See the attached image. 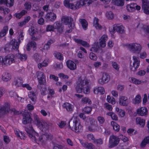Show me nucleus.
Here are the masks:
<instances>
[{
    "label": "nucleus",
    "instance_id": "obj_35",
    "mask_svg": "<svg viewBox=\"0 0 149 149\" xmlns=\"http://www.w3.org/2000/svg\"><path fill=\"white\" fill-rule=\"evenodd\" d=\"M53 26H54V29L58 30V31L60 33H61L63 32V31L62 28H61V30H59L60 29L61 26V24H60L59 22L57 21L54 24Z\"/></svg>",
    "mask_w": 149,
    "mask_h": 149
},
{
    "label": "nucleus",
    "instance_id": "obj_39",
    "mask_svg": "<svg viewBox=\"0 0 149 149\" xmlns=\"http://www.w3.org/2000/svg\"><path fill=\"white\" fill-rule=\"evenodd\" d=\"M55 41V40L54 39H51L49 40L47 43L44 45V48L47 50L48 49L50 48L51 44L54 42Z\"/></svg>",
    "mask_w": 149,
    "mask_h": 149
},
{
    "label": "nucleus",
    "instance_id": "obj_44",
    "mask_svg": "<svg viewBox=\"0 0 149 149\" xmlns=\"http://www.w3.org/2000/svg\"><path fill=\"white\" fill-rule=\"evenodd\" d=\"M33 58L36 62H40L41 58L40 55L36 53L34 54Z\"/></svg>",
    "mask_w": 149,
    "mask_h": 149
},
{
    "label": "nucleus",
    "instance_id": "obj_29",
    "mask_svg": "<svg viewBox=\"0 0 149 149\" xmlns=\"http://www.w3.org/2000/svg\"><path fill=\"white\" fill-rule=\"evenodd\" d=\"M82 146L86 149H94L95 146L91 143L83 142L81 143Z\"/></svg>",
    "mask_w": 149,
    "mask_h": 149
},
{
    "label": "nucleus",
    "instance_id": "obj_62",
    "mask_svg": "<svg viewBox=\"0 0 149 149\" xmlns=\"http://www.w3.org/2000/svg\"><path fill=\"white\" fill-rule=\"evenodd\" d=\"M112 66L113 68L117 70H118L119 67L118 64L115 62H113L112 63Z\"/></svg>",
    "mask_w": 149,
    "mask_h": 149
},
{
    "label": "nucleus",
    "instance_id": "obj_12",
    "mask_svg": "<svg viewBox=\"0 0 149 149\" xmlns=\"http://www.w3.org/2000/svg\"><path fill=\"white\" fill-rule=\"evenodd\" d=\"M56 18V14L51 12L47 13L44 17L45 21L47 22H53L55 20Z\"/></svg>",
    "mask_w": 149,
    "mask_h": 149
},
{
    "label": "nucleus",
    "instance_id": "obj_38",
    "mask_svg": "<svg viewBox=\"0 0 149 149\" xmlns=\"http://www.w3.org/2000/svg\"><path fill=\"white\" fill-rule=\"evenodd\" d=\"M124 0H112L114 4L118 6H123L124 5Z\"/></svg>",
    "mask_w": 149,
    "mask_h": 149
},
{
    "label": "nucleus",
    "instance_id": "obj_55",
    "mask_svg": "<svg viewBox=\"0 0 149 149\" xmlns=\"http://www.w3.org/2000/svg\"><path fill=\"white\" fill-rule=\"evenodd\" d=\"M87 139L89 141L92 140L93 141L95 139V137L94 135L92 134H89L87 136Z\"/></svg>",
    "mask_w": 149,
    "mask_h": 149
},
{
    "label": "nucleus",
    "instance_id": "obj_14",
    "mask_svg": "<svg viewBox=\"0 0 149 149\" xmlns=\"http://www.w3.org/2000/svg\"><path fill=\"white\" fill-rule=\"evenodd\" d=\"M23 81L21 77L15 78L12 81L11 84L12 86H15L16 88L22 86Z\"/></svg>",
    "mask_w": 149,
    "mask_h": 149
},
{
    "label": "nucleus",
    "instance_id": "obj_47",
    "mask_svg": "<svg viewBox=\"0 0 149 149\" xmlns=\"http://www.w3.org/2000/svg\"><path fill=\"white\" fill-rule=\"evenodd\" d=\"M25 9L27 10H29L31 8V3L27 2L25 3L24 4Z\"/></svg>",
    "mask_w": 149,
    "mask_h": 149
},
{
    "label": "nucleus",
    "instance_id": "obj_48",
    "mask_svg": "<svg viewBox=\"0 0 149 149\" xmlns=\"http://www.w3.org/2000/svg\"><path fill=\"white\" fill-rule=\"evenodd\" d=\"M127 133L130 136L135 135L137 133V131H135L133 128H129L127 130Z\"/></svg>",
    "mask_w": 149,
    "mask_h": 149
},
{
    "label": "nucleus",
    "instance_id": "obj_3",
    "mask_svg": "<svg viewBox=\"0 0 149 149\" xmlns=\"http://www.w3.org/2000/svg\"><path fill=\"white\" fill-rule=\"evenodd\" d=\"M16 59V54H10L6 56L4 58L0 56V64L2 65L7 66L14 63Z\"/></svg>",
    "mask_w": 149,
    "mask_h": 149
},
{
    "label": "nucleus",
    "instance_id": "obj_63",
    "mask_svg": "<svg viewBox=\"0 0 149 149\" xmlns=\"http://www.w3.org/2000/svg\"><path fill=\"white\" fill-rule=\"evenodd\" d=\"M49 78L50 79H53L56 81H57L58 80V77L54 74H51L49 75Z\"/></svg>",
    "mask_w": 149,
    "mask_h": 149
},
{
    "label": "nucleus",
    "instance_id": "obj_53",
    "mask_svg": "<svg viewBox=\"0 0 149 149\" xmlns=\"http://www.w3.org/2000/svg\"><path fill=\"white\" fill-rule=\"evenodd\" d=\"M97 119L99 123L100 124H103L105 121L104 118L102 116H98L97 117Z\"/></svg>",
    "mask_w": 149,
    "mask_h": 149
},
{
    "label": "nucleus",
    "instance_id": "obj_51",
    "mask_svg": "<svg viewBox=\"0 0 149 149\" xmlns=\"http://www.w3.org/2000/svg\"><path fill=\"white\" fill-rule=\"evenodd\" d=\"M130 81L132 82L135 84H139L141 83V81H139L138 79L133 77H132L131 78V80Z\"/></svg>",
    "mask_w": 149,
    "mask_h": 149
},
{
    "label": "nucleus",
    "instance_id": "obj_17",
    "mask_svg": "<svg viewBox=\"0 0 149 149\" xmlns=\"http://www.w3.org/2000/svg\"><path fill=\"white\" fill-rule=\"evenodd\" d=\"M32 121L29 113L28 112H25L23 115L22 123L24 124H26L28 123H31Z\"/></svg>",
    "mask_w": 149,
    "mask_h": 149
},
{
    "label": "nucleus",
    "instance_id": "obj_37",
    "mask_svg": "<svg viewBox=\"0 0 149 149\" xmlns=\"http://www.w3.org/2000/svg\"><path fill=\"white\" fill-rule=\"evenodd\" d=\"M20 59L22 61L26 60L27 58L26 54H16V58Z\"/></svg>",
    "mask_w": 149,
    "mask_h": 149
},
{
    "label": "nucleus",
    "instance_id": "obj_27",
    "mask_svg": "<svg viewBox=\"0 0 149 149\" xmlns=\"http://www.w3.org/2000/svg\"><path fill=\"white\" fill-rule=\"evenodd\" d=\"M93 26L97 29L100 30L102 26L99 23V19L96 17L94 18L93 22Z\"/></svg>",
    "mask_w": 149,
    "mask_h": 149
},
{
    "label": "nucleus",
    "instance_id": "obj_41",
    "mask_svg": "<svg viewBox=\"0 0 149 149\" xmlns=\"http://www.w3.org/2000/svg\"><path fill=\"white\" fill-rule=\"evenodd\" d=\"M107 102L112 104H114L116 103L115 99L113 97H111L110 95H108L107 98Z\"/></svg>",
    "mask_w": 149,
    "mask_h": 149
},
{
    "label": "nucleus",
    "instance_id": "obj_50",
    "mask_svg": "<svg viewBox=\"0 0 149 149\" xmlns=\"http://www.w3.org/2000/svg\"><path fill=\"white\" fill-rule=\"evenodd\" d=\"M106 16L108 18L110 19H112L114 17L113 14L111 11L107 12L106 13Z\"/></svg>",
    "mask_w": 149,
    "mask_h": 149
},
{
    "label": "nucleus",
    "instance_id": "obj_61",
    "mask_svg": "<svg viewBox=\"0 0 149 149\" xmlns=\"http://www.w3.org/2000/svg\"><path fill=\"white\" fill-rule=\"evenodd\" d=\"M14 5V0H7V6L9 7L12 6Z\"/></svg>",
    "mask_w": 149,
    "mask_h": 149
},
{
    "label": "nucleus",
    "instance_id": "obj_4",
    "mask_svg": "<svg viewBox=\"0 0 149 149\" xmlns=\"http://www.w3.org/2000/svg\"><path fill=\"white\" fill-rule=\"evenodd\" d=\"M10 104L7 102H5L3 105H0V117L5 115L6 113H8L10 111L13 112L15 115H18L19 111H17L15 108L10 109Z\"/></svg>",
    "mask_w": 149,
    "mask_h": 149
},
{
    "label": "nucleus",
    "instance_id": "obj_58",
    "mask_svg": "<svg viewBox=\"0 0 149 149\" xmlns=\"http://www.w3.org/2000/svg\"><path fill=\"white\" fill-rule=\"evenodd\" d=\"M54 29L53 25H48L46 27V30L47 31H54Z\"/></svg>",
    "mask_w": 149,
    "mask_h": 149
},
{
    "label": "nucleus",
    "instance_id": "obj_60",
    "mask_svg": "<svg viewBox=\"0 0 149 149\" xmlns=\"http://www.w3.org/2000/svg\"><path fill=\"white\" fill-rule=\"evenodd\" d=\"M23 88H26L28 90H31L32 89V87L28 84H23L22 86Z\"/></svg>",
    "mask_w": 149,
    "mask_h": 149
},
{
    "label": "nucleus",
    "instance_id": "obj_18",
    "mask_svg": "<svg viewBox=\"0 0 149 149\" xmlns=\"http://www.w3.org/2000/svg\"><path fill=\"white\" fill-rule=\"evenodd\" d=\"M142 1L144 13L146 14H149V2H148L147 0H142Z\"/></svg>",
    "mask_w": 149,
    "mask_h": 149
},
{
    "label": "nucleus",
    "instance_id": "obj_7",
    "mask_svg": "<svg viewBox=\"0 0 149 149\" xmlns=\"http://www.w3.org/2000/svg\"><path fill=\"white\" fill-rule=\"evenodd\" d=\"M62 22L65 25H68L69 28L73 29L74 27V24L73 19L72 17L69 16H63L61 19Z\"/></svg>",
    "mask_w": 149,
    "mask_h": 149
},
{
    "label": "nucleus",
    "instance_id": "obj_11",
    "mask_svg": "<svg viewBox=\"0 0 149 149\" xmlns=\"http://www.w3.org/2000/svg\"><path fill=\"white\" fill-rule=\"evenodd\" d=\"M39 84L40 85H45L46 84V77L43 72L41 71L36 72Z\"/></svg>",
    "mask_w": 149,
    "mask_h": 149
},
{
    "label": "nucleus",
    "instance_id": "obj_31",
    "mask_svg": "<svg viewBox=\"0 0 149 149\" xmlns=\"http://www.w3.org/2000/svg\"><path fill=\"white\" fill-rule=\"evenodd\" d=\"M8 27L7 26H4L0 32V39L6 36L8 33Z\"/></svg>",
    "mask_w": 149,
    "mask_h": 149
},
{
    "label": "nucleus",
    "instance_id": "obj_13",
    "mask_svg": "<svg viewBox=\"0 0 149 149\" xmlns=\"http://www.w3.org/2000/svg\"><path fill=\"white\" fill-rule=\"evenodd\" d=\"M110 32L114 33L115 31L120 33H124L125 31L124 28L122 25L120 24H117L113 25V29L111 31L110 30Z\"/></svg>",
    "mask_w": 149,
    "mask_h": 149
},
{
    "label": "nucleus",
    "instance_id": "obj_52",
    "mask_svg": "<svg viewBox=\"0 0 149 149\" xmlns=\"http://www.w3.org/2000/svg\"><path fill=\"white\" fill-rule=\"evenodd\" d=\"M126 7L127 10L130 12H133L135 10V8L131 6L130 4L127 5Z\"/></svg>",
    "mask_w": 149,
    "mask_h": 149
},
{
    "label": "nucleus",
    "instance_id": "obj_40",
    "mask_svg": "<svg viewBox=\"0 0 149 149\" xmlns=\"http://www.w3.org/2000/svg\"><path fill=\"white\" fill-rule=\"evenodd\" d=\"M54 55L56 58L60 60H62L63 59V55L60 52H55L54 54Z\"/></svg>",
    "mask_w": 149,
    "mask_h": 149
},
{
    "label": "nucleus",
    "instance_id": "obj_21",
    "mask_svg": "<svg viewBox=\"0 0 149 149\" xmlns=\"http://www.w3.org/2000/svg\"><path fill=\"white\" fill-rule=\"evenodd\" d=\"M108 39V37L106 35L102 36L100 39V45L101 47L104 48L106 45V41Z\"/></svg>",
    "mask_w": 149,
    "mask_h": 149
},
{
    "label": "nucleus",
    "instance_id": "obj_19",
    "mask_svg": "<svg viewBox=\"0 0 149 149\" xmlns=\"http://www.w3.org/2000/svg\"><path fill=\"white\" fill-rule=\"evenodd\" d=\"M67 67L70 70H74L77 68V65L75 63L71 60H68L66 62Z\"/></svg>",
    "mask_w": 149,
    "mask_h": 149
},
{
    "label": "nucleus",
    "instance_id": "obj_20",
    "mask_svg": "<svg viewBox=\"0 0 149 149\" xmlns=\"http://www.w3.org/2000/svg\"><path fill=\"white\" fill-rule=\"evenodd\" d=\"M137 113L139 116H143L147 115L148 110L145 107H142L137 110Z\"/></svg>",
    "mask_w": 149,
    "mask_h": 149
},
{
    "label": "nucleus",
    "instance_id": "obj_2",
    "mask_svg": "<svg viewBox=\"0 0 149 149\" xmlns=\"http://www.w3.org/2000/svg\"><path fill=\"white\" fill-rule=\"evenodd\" d=\"M89 82L88 80H82L81 77L78 78V81L77 83L76 87V90L77 93H82L83 90L84 93L85 94H88L89 93L90 90V87L88 85H87L85 88H84L85 85L88 84Z\"/></svg>",
    "mask_w": 149,
    "mask_h": 149
},
{
    "label": "nucleus",
    "instance_id": "obj_30",
    "mask_svg": "<svg viewBox=\"0 0 149 149\" xmlns=\"http://www.w3.org/2000/svg\"><path fill=\"white\" fill-rule=\"evenodd\" d=\"M81 24L83 29L86 30L87 29L88 23L86 20L84 19H80L79 20Z\"/></svg>",
    "mask_w": 149,
    "mask_h": 149
},
{
    "label": "nucleus",
    "instance_id": "obj_56",
    "mask_svg": "<svg viewBox=\"0 0 149 149\" xmlns=\"http://www.w3.org/2000/svg\"><path fill=\"white\" fill-rule=\"evenodd\" d=\"M89 57L90 58L93 60H96L97 59V56L93 52H91L90 54Z\"/></svg>",
    "mask_w": 149,
    "mask_h": 149
},
{
    "label": "nucleus",
    "instance_id": "obj_22",
    "mask_svg": "<svg viewBox=\"0 0 149 149\" xmlns=\"http://www.w3.org/2000/svg\"><path fill=\"white\" fill-rule=\"evenodd\" d=\"M31 47L33 48V50L36 49V42L33 41H32L30 42H29L26 46V50L27 51H30Z\"/></svg>",
    "mask_w": 149,
    "mask_h": 149
},
{
    "label": "nucleus",
    "instance_id": "obj_15",
    "mask_svg": "<svg viewBox=\"0 0 149 149\" xmlns=\"http://www.w3.org/2000/svg\"><path fill=\"white\" fill-rule=\"evenodd\" d=\"M138 58L136 56H134L133 59L134 62L133 65L130 67V69L131 71L135 72L136 71L137 69L139 67L140 65V61H138Z\"/></svg>",
    "mask_w": 149,
    "mask_h": 149
},
{
    "label": "nucleus",
    "instance_id": "obj_25",
    "mask_svg": "<svg viewBox=\"0 0 149 149\" xmlns=\"http://www.w3.org/2000/svg\"><path fill=\"white\" fill-rule=\"evenodd\" d=\"M74 40L77 43L81 44L84 47H90V46L88 43L85 41L77 38L74 39Z\"/></svg>",
    "mask_w": 149,
    "mask_h": 149
},
{
    "label": "nucleus",
    "instance_id": "obj_26",
    "mask_svg": "<svg viewBox=\"0 0 149 149\" xmlns=\"http://www.w3.org/2000/svg\"><path fill=\"white\" fill-rule=\"evenodd\" d=\"M63 107L65 108L68 112H71L73 110V107L71 104L65 102L63 104Z\"/></svg>",
    "mask_w": 149,
    "mask_h": 149
},
{
    "label": "nucleus",
    "instance_id": "obj_24",
    "mask_svg": "<svg viewBox=\"0 0 149 149\" xmlns=\"http://www.w3.org/2000/svg\"><path fill=\"white\" fill-rule=\"evenodd\" d=\"M128 100L127 97L125 96H121L119 99L120 104L123 106H127L128 104Z\"/></svg>",
    "mask_w": 149,
    "mask_h": 149
},
{
    "label": "nucleus",
    "instance_id": "obj_57",
    "mask_svg": "<svg viewBox=\"0 0 149 149\" xmlns=\"http://www.w3.org/2000/svg\"><path fill=\"white\" fill-rule=\"evenodd\" d=\"M3 141L6 144H8L10 141V140L8 136L5 135L3 136Z\"/></svg>",
    "mask_w": 149,
    "mask_h": 149
},
{
    "label": "nucleus",
    "instance_id": "obj_49",
    "mask_svg": "<svg viewBox=\"0 0 149 149\" xmlns=\"http://www.w3.org/2000/svg\"><path fill=\"white\" fill-rule=\"evenodd\" d=\"M142 29L144 33L147 34L149 33V26L146 25H144L143 26Z\"/></svg>",
    "mask_w": 149,
    "mask_h": 149
},
{
    "label": "nucleus",
    "instance_id": "obj_43",
    "mask_svg": "<svg viewBox=\"0 0 149 149\" xmlns=\"http://www.w3.org/2000/svg\"><path fill=\"white\" fill-rule=\"evenodd\" d=\"M92 108L90 107H86L82 110L83 112L85 114H89L92 111Z\"/></svg>",
    "mask_w": 149,
    "mask_h": 149
},
{
    "label": "nucleus",
    "instance_id": "obj_32",
    "mask_svg": "<svg viewBox=\"0 0 149 149\" xmlns=\"http://www.w3.org/2000/svg\"><path fill=\"white\" fill-rule=\"evenodd\" d=\"M11 76L10 73L5 72L2 75V79L4 81H7L10 80Z\"/></svg>",
    "mask_w": 149,
    "mask_h": 149
},
{
    "label": "nucleus",
    "instance_id": "obj_10",
    "mask_svg": "<svg viewBox=\"0 0 149 149\" xmlns=\"http://www.w3.org/2000/svg\"><path fill=\"white\" fill-rule=\"evenodd\" d=\"M24 36L23 33L21 32L19 36V38L17 39H13L12 43L13 45V47L14 49H18L21 40H22L24 39Z\"/></svg>",
    "mask_w": 149,
    "mask_h": 149
},
{
    "label": "nucleus",
    "instance_id": "obj_46",
    "mask_svg": "<svg viewBox=\"0 0 149 149\" xmlns=\"http://www.w3.org/2000/svg\"><path fill=\"white\" fill-rule=\"evenodd\" d=\"M81 101L84 104L88 103V104H90L92 103L91 100L89 99L86 97L83 98Z\"/></svg>",
    "mask_w": 149,
    "mask_h": 149
},
{
    "label": "nucleus",
    "instance_id": "obj_54",
    "mask_svg": "<svg viewBox=\"0 0 149 149\" xmlns=\"http://www.w3.org/2000/svg\"><path fill=\"white\" fill-rule=\"evenodd\" d=\"M34 120V121L36 122L37 125L40 123L41 122L40 121L39 118L37 115L36 114H35L33 115Z\"/></svg>",
    "mask_w": 149,
    "mask_h": 149
},
{
    "label": "nucleus",
    "instance_id": "obj_6",
    "mask_svg": "<svg viewBox=\"0 0 149 149\" xmlns=\"http://www.w3.org/2000/svg\"><path fill=\"white\" fill-rule=\"evenodd\" d=\"M70 0H64L63 1L64 5L66 7L69 8L72 10H74L78 8L81 7V6L84 5V2L83 0H80L76 2L75 5L74 6L72 3H70Z\"/></svg>",
    "mask_w": 149,
    "mask_h": 149
},
{
    "label": "nucleus",
    "instance_id": "obj_59",
    "mask_svg": "<svg viewBox=\"0 0 149 149\" xmlns=\"http://www.w3.org/2000/svg\"><path fill=\"white\" fill-rule=\"evenodd\" d=\"M120 140L121 139L124 142H126L128 141V138L125 136H124L123 135H121L120 136Z\"/></svg>",
    "mask_w": 149,
    "mask_h": 149
},
{
    "label": "nucleus",
    "instance_id": "obj_34",
    "mask_svg": "<svg viewBox=\"0 0 149 149\" xmlns=\"http://www.w3.org/2000/svg\"><path fill=\"white\" fill-rule=\"evenodd\" d=\"M27 11L23 10H22L20 13H15V16L16 18L19 19H20L23 16L27 13Z\"/></svg>",
    "mask_w": 149,
    "mask_h": 149
},
{
    "label": "nucleus",
    "instance_id": "obj_36",
    "mask_svg": "<svg viewBox=\"0 0 149 149\" xmlns=\"http://www.w3.org/2000/svg\"><path fill=\"white\" fill-rule=\"evenodd\" d=\"M111 125L112 126L113 130L116 132H118L120 130V126L116 122L112 121L111 122Z\"/></svg>",
    "mask_w": 149,
    "mask_h": 149
},
{
    "label": "nucleus",
    "instance_id": "obj_1",
    "mask_svg": "<svg viewBox=\"0 0 149 149\" xmlns=\"http://www.w3.org/2000/svg\"><path fill=\"white\" fill-rule=\"evenodd\" d=\"M37 126L42 132H45L44 134L39 137V134L34 131L31 124L25 128V131L29 134V138L33 142L38 144H42L44 142L43 139H45V138L46 141L52 139V135L50 133H47L49 129V125L47 123L41 122Z\"/></svg>",
    "mask_w": 149,
    "mask_h": 149
},
{
    "label": "nucleus",
    "instance_id": "obj_16",
    "mask_svg": "<svg viewBox=\"0 0 149 149\" xmlns=\"http://www.w3.org/2000/svg\"><path fill=\"white\" fill-rule=\"evenodd\" d=\"M109 79L110 77L108 74L106 72H103L102 78L99 79L98 82L100 84H103L108 82Z\"/></svg>",
    "mask_w": 149,
    "mask_h": 149
},
{
    "label": "nucleus",
    "instance_id": "obj_23",
    "mask_svg": "<svg viewBox=\"0 0 149 149\" xmlns=\"http://www.w3.org/2000/svg\"><path fill=\"white\" fill-rule=\"evenodd\" d=\"M28 95L29 98L31 100L30 103L32 104L35 103L36 101L37 97L35 93L33 91L29 92Z\"/></svg>",
    "mask_w": 149,
    "mask_h": 149
},
{
    "label": "nucleus",
    "instance_id": "obj_28",
    "mask_svg": "<svg viewBox=\"0 0 149 149\" xmlns=\"http://www.w3.org/2000/svg\"><path fill=\"white\" fill-rule=\"evenodd\" d=\"M136 122L137 124L139 125L140 126L143 127L145 124V120L140 117H137L136 118Z\"/></svg>",
    "mask_w": 149,
    "mask_h": 149
},
{
    "label": "nucleus",
    "instance_id": "obj_9",
    "mask_svg": "<svg viewBox=\"0 0 149 149\" xmlns=\"http://www.w3.org/2000/svg\"><path fill=\"white\" fill-rule=\"evenodd\" d=\"M126 46L130 50L135 53H139L142 49L141 45L136 43L128 44Z\"/></svg>",
    "mask_w": 149,
    "mask_h": 149
},
{
    "label": "nucleus",
    "instance_id": "obj_64",
    "mask_svg": "<svg viewBox=\"0 0 149 149\" xmlns=\"http://www.w3.org/2000/svg\"><path fill=\"white\" fill-rule=\"evenodd\" d=\"M105 107L109 111H112V107L111 105L109 104L108 103H105L104 104Z\"/></svg>",
    "mask_w": 149,
    "mask_h": 149
},
{
    "label": "nucleus",
    "instance_id": "obj_45",
    "mask_svg": "<svg viewBox=\"0 0 149 149\" xmlns=\"http://www.w3.org/2000/svg\"><path fill=\"white\" fill-rule=\"evenodd\" d=\"M93 143L97 145H101L103 143V141L102 139H95L93 142Z\"/></svg>",
    "mask_w": 149,
    "mask_h": 149
},
{
    "label": "nucleus",
    "instance_id": "obj_8",
    "mask_svg": "<svg viewBox=\"0 0 149 149\" xmlns=\"http://www.w3.org/2000/svg\"><path fill=\"white\" fill-rule=\"evenodd\" d=\"M120 142V138L118 136L113 135L110 136L109 141V148H112L116 146Z\"/></svg>",
    "mask_w": 149,
    "mask_h": 149
},
{
    "label": "nucleus",
    "instance_id": "obj_5",
    "mask_svg": "<svg viewBox=\"0 0 149 149\" xmlns=\"http://www.w3.org/2000/svg\"><path fill=\"white\" fill-rule=\"evenodd\" d=\"M73 125L71 127L69 126L71 130L76 133H80L82 132L83 129V126L81 124L79 119L77 118H74L73 120Z\"/></svg>",
    "mask_w": 149,
    "mask_h": 149
},
{
    "label": "nucleus",
    "instance_id": "obj_42",
    "mask_svg": "<svg viewBox=\"0 0 149 149\" xmlns=\"http://www.w3.org/2000/svg\"><path fill=\"white\" fill-rule=\"evenodd\" d=\"M141 97L140 95H137L135 99L133 100V102L135 104L139 103L141 101Z\"/></svg>",
    "mask_w": 149,
    "mask_h": 149
},
{
    "label": "nucleus",
    "instance_id": "obj_33",
    "mask_svg": "<svg viewBox=\"0 0 149 149\" xmlns=\"http://www.w3.org/2000/svg\"><path fill=\"white\" fill-rule=\"evenodd\" d=\"M95 94H97L100 93L101 94H104V88L102 87H99L95 88L93 91Z\"/></svg>",
    "mask_w": 149,
    "mask_h": 149
}]
</instances>
